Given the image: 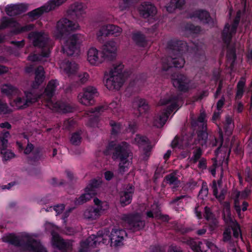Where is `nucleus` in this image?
Here are the masks:
<instances>
[{
  "label": "nucleus",
  "instance_id": "obj_1",
  "mask_svg": "<svg viewBox=\"0 0 252 252\" xmlns=\"http://www.w3.org/2000/svg\"><path fill=\"white\" fill-rule=\"evenodd\" d=\"M79 29L80 26L77 23H74L66 18H63L57 22L53 32L54 36L62 40L63 51L68 56L72 55L78 51L83 41V37L81 34H74L64 39V36L70 31Z\"/></svg>",
  "mask_w": 252,
  "mask_h": 252
},
{
  "label": "nucleus",
  "instance_id": "obj_2",
  "mask_svg": "<svg viewBox=\"0 0 252 252\" xmlns=\"http://www.w3.org/2000/svg\"><path fill=\"white\" fill-rule=\"evenodd\" d=\"M2 239L3 242L20 247L24 252H47L40 242L35 241L32 235L28 234L23 235L21 238L9 234L4 235Z\"/></svg>",
  "mask_w": 252,
  "mask_h": 252
},
{
  "label": "nucleus",
  "instance_id": "obj_3",
  "mask_svg": "<svg viewBox=\"0 0 252 252\" xmlns=\"http://www.w3.org/2000/svg\"><path fill=\"white\" fill-rule=\"evenodd\" d=\"M28 38L34 46L43 48L41 55L32 54L28 57V60L31 62L45 61L44 58L49 57L51 47L48 35L43 32H32L29 34Z\"/></svg>",
  "mask_w": 252,
  "mask_h": 252
},
{
  "label": "nucleus",
  "instance_id": "obj_4",
  "mask_svg": "<svg viewBox=\"0 0 252 252\" xmlns=\"http://www.w3.org/2000/svg\"><path fill=\"white\" fill-rule=\"evenodd\" d=\"M59 85L57 80L50 81L45 90L44 94L37 96L38 98L44 97L46 101V106L52 110L60 113H67L72 111V108L64 103L55 102L51 98L54 95Z\"/></svg>",
  "mask_w": 252,
  "mask_h": 252
},
{
  "label": "nucleus",
  "instance_id": "obj_5",
  "mask_svg": "<svg viewBox=\"0 0 252 252\" xmlns=\"http://www.w3.org/2000/svg\"><path fill=\"white\" fill-rule=\"evenodd\" d=\"M172 55L173 56L162 60V69L167 70L169 67H175L181 68L185 64V60L181 55L188 51V46L186 42L178 41L173 44Z\"/></svg>",
  "mask_w": 252,
  "mask_h": 252
},
{
  "label": "nucleus",
  "instance_id": "obj_6",
  "mask_svg": "<svg viewBox=\"0 0 252 252\" xmlns=\"http://www.w3.org/2000/svg\"><path fill=\"white\" fill-rule=\"evenodd\" d=\"M124 65L120 63L114 64L106 78L105 86L110 90H119L124 83Z\"/></svg>",
  "mask_w": 252,
  "mask_h": 252
},
{
  "label": "nucleus",
  "instance_id": "obj_7",
  "mask_svg": "<svg viewBox=\"0 0 252 252\" xmlns=\"http://www.w3.org/2000/svg\"><path fill=\"white\" fill-rule=\"evenodd\" d=\"M179 100L176 99H161L159 102V105H167V110L166 112L161 114H158L154 117L153 121V125L157 127H162L165 123L168 115L172 112L178 106L177 103Z\"/></svg>",
  "mask_w": 252,
  "mask_h": 252
},
{
  "label": "nucleus",
  "instance_id": "obj_8",
  "mask_svg": "<svg viewBox=\"0 0 252 252\" xmlns=\"http://www.w3.org/2000/svg\"><path fill=\"white\" fill-rule=\"evenodd\" d=\"M128 145L126 142H122L116 148V155L120 158L119 172L123 174L127 171L131 161L127 159L129 155Z\"/></svg>",
  "mask_w": 252,
  "mask_h": 252
},
{
  "label": "nucleus",
  "instance_id": "obj_9",
  "mask_svg": "<svg viewBox=\"0 0 252 252\" xmlns=\"http://www.w3.org/2000/svg\"><path fill=\"white\" fill-rule=\"evenodd\" d=\"M98 95L97 90L93 86L83 88L77 96L78 101L82 105L90 106L94 103V97Z\"/></svg>",
  "mask_w": 252,
  "mask_h": 252
},
{
  "label": "nucleus",
  "instance_id": "obj_10",
  "mask_svg": "<svg viewBox=\"0 0 252 252\" xmlns=\"http://www.w3.org/2000/svg\"><path fill=\"white\" fill-rule=\"evenodd\" d=\"M46 229L51 231L52 235V243L54 246L60 250L68 249L71 245L70 241H64L61 239L58 234L54 233V231L58 228L51 223H47L45 224Z\"/></svg>",
  "mask_w": 252,
  "mask_h": 252
},
{
  "label": "nucleus",
  "instance_id": "obj_11",
  "mask_svg": "<svg viewBox=\"0 0 252 252\" xmlns=\"http://www.w3.org/2000/svg\"><path fill=\"white\" fill-rule=\"evenodd\" d=\"M223 219L228 227L231 228L233 231V236L238 238L241 234L240 226L233 220L230 211V206L228 203H225L223 209Z\"/></svg>",
  "mask_w": 252,
  "mask_h": 252
},
{
  "label": "nucleus",
  "instance_id": "obj_12",
  "mask_svg": "<svg viewBox=\"0 0 252 252\" xmlns=\"http://www.w3.org/2000/svg\"><path fill=\"white\" fill-rule=\"evenodd\" d=\"M101 242L105 243L103 236L92 235L81 243L79 252H90L92 249L96 247Z\"/></svg>",
  "mask_w": 252,
  "mask_h": 252
},
{
  "label": "nucleus",
  "instance_id": "obj_13",
  "mask_svg": "<svg viewBox=\"0 0 252 252\" xmlns=\"http://www.w3.org/2000/svg\"><path fill=\"white\" fill-rule=\"evenodd\" d=\"M172 83L175 88L182 91L195 87L194 84L190 80L182 74H174L172 78Z\"/></svg>",
  "mask_w": 252,
  "mask_h": 252
},
{
  "label": "nucleus",
  "instance_id": "obj_14",
  "mask_svg": "<svg viewBox=\"0 0 252 252\" xmlns=\"http://www.w3.org/2000/svg\"><path fill=\"white\" fill-rule=\"evenodd\" d=\"M26 98L18 96L12 102L11 105L15 109H23L29 105V103H32L38 99L37 96L31 92H26L25 93Z\"/></svg>",
  "mask_w": 252,
  "mask_h": 252
},
{
  "label": "nucleus",
  "instance_id": "obj_15",
  "mask_svg": "<svg viewBox=\"0 0 252 252\" xmlns=\"http://www.w3.org/2000/svg\"><path fill=\"white\" fill-rule=\"evenodd\" d=\"M66 0H51L46 5L40 8H37L29 13V16L33 19H36L43 12H48L56 6H58Z\"/></svg>",
  "mask_w": 252,
  "mask_h": 252
},
{
  "label": "nucleus",
  "instance_id": "obj_16",
  "mask_svg": "<svg viewBox=\"0 0 252 252\" xmlns=\"http://www.w3.org/2000/svg\"><path fill=\"white\" fill-rule=\"evenodd\" d=\"M85 9V6L82 3L75 2L69 6L67 14L72 18H76L79 21L82 20L86 16Z\"/></svg>",
  "mask_w": 252,
  "mask_h": 252
},
{
  "label": "nucleus",
  "instance_id": "obj_17",
  "mask_svg": "<svg viewBox=\"0 0 252 252\" xmlns=\"http://www.w3.org/2000/svg\"><path fill=\"white\" fill-rule=\"evenodd\" d=\"M7 27L15 28L14 32L16 33L29 31L33 28V25L31 24L20 28L19 24L13 21L12 19H8L4 17L0 21V29H4Z\"/></svg>",
  "mask_w": 252,
  "mask_h": 252
},
{
  "label": "nucleus",
  "instance_id": "obj_18",
  "mask_svg": "<svg viewBox=\"0 0 252 252\" xmlns=\"http://www.w3.org/2000/svg\"><path fill=\"white\" fill-rule=\"evenodd\" d=\"M124 219L129 224L130 229L137 231L142 229L145 223L141 220V217L139 214L129 215L124 217Z\"/></svg>",
  "mask_w": 252,
  "mask_h": 252
},
{
  "label": "nucleus",
  "instance_id": "obj_19",
  "mask_svg": "<svg viewBox=\"0 0 252 252\" xmlns=\"http://www.w3.org/2000/svg\"><path fill=\"white\" fill-rule=\"evenodd\" d=\"M134 143L143 150L142 158L146 159L150 155L151 147L147 138L137 134L134 138Z\"/></svg>",
  "mask_w": 252,
  "mask_h": 252
},
{
  "label": "nucleus",
  "instance_id": "obj_20",
  "mask_svg": "<svg viewBox=\"0 0 252 252\" xmlns=\"http://www.w3.org/2000/svg\"><path fill=\"white\" fill-rule=\"evenodd\" d=\"M126 233L123 229H113L110 236V245L112 247H117L123 245V241L126 236Z\"/></svg>",
  "mask_w": 252,
  "mask_h": 252
},
{
  "label": "nucleus",
  "instance_id": "obj_21",
  "mask_svg": "<svg viewBox=\"0 0 252 252\" xmlns=\"http://www.w3.org/2000/svg\"><path fill=\"white\" fill-rule=\"evenodd\" d=\"M122 29L115 25L109 24L102 26L98 32V36L108 35L109 34L113 35L115 36H119L122 33Z\"/></svg>",
  "mask_w": 252,
  "mask_h": 252
},
{
  "label": "nucleus",
  "instance_id": "obj_22",
  "mask_svg": "<svg viewBox=\"0 0 252 252\" xmlns=\"http://www.w3.org/2000/svg\"><path fill=\"white\" fill-rule=\"evenodd\" d=\"M206 248L210 249L212 252H223L211 242L207 241L206 243L198 242L194 243L191 246V249L194 252H206Z\"/></svg>",
  "mask_w": 252,
  "mask_h": 252
},
{
  "label": "nucleus",
  "instance_id": "obj_23",
  "mask_svg": "<svg viewBox=\"0 0 252 252\" xmlns=\"http://www.w3.org/2000/svg\"><path fill=\"white\" fill-rule=\"evenodd\" d=\"M118 50V45L114 40L106 42L102 48L103 55L107 58L112 59L116 57Z\"/></svg>",
  "mask_w": 252,
  "mask_h": 252
},
{
  "label": "nucleus",
  "instance_id": "obj_24",
  "mask_svg": "<svg viewBox=\"0 0 252 252\" xmlns=\"http://www.w3.org/2000/svg\"><path fill=\"white\" fill-rule=\"evenodd\" d=\"M140 14L144 18L153 17L157 12L156 7L149 2H143L138 8Z\"/></svg>",
  "mask_w": 252,
  "mask_h": 252
},
{
  "label": "nucleus",
  "instance_id": "obj_25",
  "mask_svg": "<svg viewBox=\"0 0 252 252\" xmlns=\"http://www.w3.org/2000/svg\"><path fill=\"white\" fill-rule=\"evenodd\" d=\"M9 135V132L5 131L3 133L2 136L0 137L1 146L0 147V150L1 154L2 155V158L5 160L10 159L15 157V155L11 151L6 149L7 146L8 141L5 138H7Z\"/></svg>",
  "mask_w": 252,
  "mask_h": 252
},
{
  "label": "nucleus",
  "instance_id": "obj_26",
  "mask_svg": "<svg viewBox=\"0 0 252 252\" xmlns=\"http://www.w3.org/2000/svg\"><path fill=\"white\" fill-rule=\"evenodd\" d=\"M87 61L92 65L94 66L101 64L103 60L99 55V51L96 48L90 47L87 51Z\"/></svg>",
  "mask_w": 252,
  "mask_h": 252
},
{
  "label": "nucleus",
  "instance_id": "obj_27",
  "mask_svg": "<svg viewBox=\"0 0 252 252\" xmlns=\"http://www.w3.org/2000/svg\"><path fill=\"white\" fill-rule=\"evenodd\" d=\"M240 16V12L238 11L234 24L231 26L228 24L225 25L222 33L223 38L225 42L229 41L232 35L235 33L236 27L239 21Z\"/></svg>",
  "mask_w": 252,
  "mask_h": 252
},
{
  "label": "nucleus",
  "instance_id": "obj_28",
  "mask_svg": "<svg viewBox=\"0 0 252 252\" xmlns=\"http://www.w3.org/2000/svg\"><path fill=\"white\" fill-rule=\"evenodd\" d=\"M250 192V189H247L242 192L237 190L233 191L232 196L234 199L235 208L239 215L241 210L240 201L247 197Z\"/></svg>",
  "mask_w": 252,
  "mask_h": 252
},
{
  "label": "nucleus",
  "instance_id": "obj_29",
  "mask_svg": "<svg viewBox=\"0 0 252 252\" xmlns=\"http://www.w3.org/2000/svg\"><path fill=\"white\" fill-rule=\"evenodd\" d=\"M133 192L134 189L133 187L131 185H129L120 193V201L123 206L130 203Z\"/></svg>",
  "mask_w": 252,
  "mask_h": 252
},
{
  "label": "nucleus",
  "instance_id": "obj_30",
  "mask_svg": "<svg viewBox=\"0 0 252 252\" xmlns=\"http://www.w3.org/2000/svg\"><path fill=\"white\" fill-rule=\"evenodd\" d=\"M63 73L67 76L74 74L78 69V65L74 62H63L60 64Z\"/></svg>",
  "mask_w": 252,
  "mask_h": 252
},
{
  "label": "nucleus",
  "instance_id": "obj_31",
  "mask_svg": "<svg viewBox=\"0 0 252 252\" xmlns=\"http://www.w3.org/2000/svg\"><path fill=\"white\" fill-rule=\"evenodd\" d=\"M27 9V5L26 4L21 3L7 5L5 8V11L7 15L13 16L25 11Z\"/></svg>",
  "mask_w": 252,
  "mask_h": 252
},
{
  "label": "nucleus",
  "instance_id": "obj_32",
  "mask_svg": "<svg viewBox=\"0 0 252 252\" xmlns=\"http://www.w3.org/2000/svg\"><path fill=\"white\" fill-rule=\"evenodd\" d=\"M96 193V191L89 188H86L85 193L77 198L75 200L76 205L82 204L90 200Z\"/></svg>",
  "mask_w": 252,
  "mask_h": 252
},
{
  "label": "nucleus",
  "instance_id": "obj_33",
  "mask_svg": "<svg viewBox=\"0 0 252 252\" xmlns=\"http://www.w3.org/2000/svg\"><path fill=\"white\" fill-rule=\"evenodd\" d=\"M190 17L194 19L197 18L198 20L205 23L210 24L214 23L213 20L210 17L209 13L204 10H199L195 11L193 15Z\"/></svg>",
  "mask_w": 252,
  "mask_h": 252
},
{
  "label": "nucleus",
  "instance_id": "obj_34",
  "mask_svg": "<svg viewBox=\"0 0 252 252\" xmlns=\"http://www.w3.org/2000/svg\"><path fill=\"white\" fill-rule=\"evenodd\" d=\"M100 212L98 208L90 207L87 208L84 212V218L90 220H95L100 216Z\"/></svg>",
  "mask_w": 252,
  "mask_h": 252
},
{
  "label": "nucleus",
  "instance_id": "obj_35",
  "mask_svg": "<svg viewBox=\"0 0 252 252\" xmlns=\"http://www.w3.org/2000/svg\"><path fill=\"white\" fill-rule=\"evenodd\" d=\"M1 92L8 97H11L13 95L18 94L19 91L11 85L5 84L1 86Z\"/></svg>",
  "mask_w": 252,
  "mask_h": 252
},
{
  "label": "nucleus",
  "instance_id": "obj_36",
  "mask_svg": "<svg viewBox=\"0 0 252 252\" xmlns=\"http://www.w3.org/2000/svg\"><path fill=\"white\" fill-rule=\"evenodd\" d=\"M221 181H219L218 183L214 181L213 183L212 189L214 195L220 200H222L224 198V195L226 190L220 189Z\"/></svg>",
  "mask_w": 252,
  "mask_h": 252
},
{
  "label": "nucleus",
  "instance_id": "obj_37",
  "mask_svg": "<svg viewBox=\"0 0 252 252\" xmlns=\"http://www.w3.org/2000/svg\"><path fill=\"white\" fill-rule=\"evenodd\" d=\"M35 80L32 84V88H37L44 80L45 75L44 69L42 66L38 67L35 72Z\"/></svg>",
  "mask_w": 252,
  "mask_h": 252
},
{
  "label": "nucleus",
  "instance_id": "obj_38",
  "mask_svg": "<svg viewBox=\"0 0 252 252\" xmlns=\"http://www.w3.org/2000/svg\"><path fill=\"white\" fill-rule=\"evenodd\" d=\"M133 106L138 109L141 113L145 112L149 109V105L146 101L142 98H136L133 102Z\"/></svg>",
  "mask_w": 252,
  "mask_h": 252
},
{
  "label": "nucleus",
  "instance_id": "obj_39",
  "mask_svg": "<svg viewBox=\"0 0 252 252\" xmlns=\"http://www.w3.org/2000/svg\"><path fill=\"white\" fill-rule=\"evenodd\" d=\"M234 125L232 122V119L227 116L225 118L224 123V129L226 135H230L234 128Z\"/></svg>",
  "mask_w": 252,
  "mask_h": 252
},
{
  "label": "nucleus",
  "instance_id": "obj_40",
  "mask_svg": "<svg viewBox=\"0 0 252 252\" xmlns=\"http://www.w3.org/2000/svg\"><path fill=\"white\" fill-rule=\"evenodd\" d=\"M185 3L184 0H171L170 4L166 7L167 10L172 12L177 8H180Z\"/></svg>",
  "mask_w": 252,
  "mask_h": 252
},
{
  "label": "nucleus",
  "instance_id": "obj_41",
  "mask_svg": "<svg viewBox=\"0 0 252 252\" xmlns=\"http://www.w3.org/2000/svg\"><path fill=\"white\" fill-rule=\"evenodd\" d=\"M245 85V80L244 78H242L237 84V92L235 96L236 99H240L243 96Z\"/></svg>",
  "mask_w": 252,
  "mask_h": 252
},
{
  "label": "nucleus",
  "instance_id": "obj_42",
  "mask_svg": "<svg viewBox=\"0 0 252 252\" xmlns=\"http://www.w3.org/2000/svg\"><path fill=\"white\" fill-rule=\"evenodd\" d=\"M132 39L137 44L140 46H145L146 40L144 36L139 32H134L132 34Z\"/></svg>",
  "mask_w": 252,
  "mask_h": 252
},
{
  "label": "nucleus",
  "instance_id": "obj_43",
  "mask_svg": "<svg viewBox=\"0 0 252 252\" xmlns=\"http://www.w3.org/2000/svg\"><path fill=\"white\" fill-rule=\"evenodd\" d=\"M94 204L97 206L96 208H98L100 210V215L101 214L102 212L107 210L109 208V205L107 202H101L98 198H94Z\"/></svg>",
  "mask_w": 252,
  "mask_h": 252
},
{
  "label": "nucleus",
  "instance_id": "obj_44",
  "mask_svg": "<svg viewBox=\"0 0 252 252\" xmlns=\"http://www.w3.org/2000/svg\"><path fill=\"white\" fill-rule=\"evenodd\" d=\"M166 181L170 185L177 186L179 184V181L175 173H171L166 177Z\"/></svg>",
  "mask_w": 252,
  "mask_h": 252
},
{
  "label": "nucleus",
  "instance_id": "obj_45",
  "mask_svg": "<svg viewBox=\"0 0 252 252\" xmlns=\"http://www.w3.org/2000/svg\"><path fill=\"white\" fill-rule=\"evenodd\" d=\"M108 107V109L111 110L116 115H118V114L121 111L120 104L115 101H113L109 104Z\"/></svg>",
  "mask_w": 252,
  "mask_h": 252
},
{
  "label": "nucleus",
  "instance_id": "obj_46",
  "mask_svg": "<svg viewBox=\"0 0 252 252\" xmlns=\"http://www.w3.org/2000/svg\"><path fill=\"white\" fill-rule=\"evenodd\" d=\"M81 137L80 132L74 133L70 138V142L74 145H78L81 142Z\"/></svg>",
  "mask_w": 252,
  "mask_h": 252
},
{
  "label": "nucleus",
  "instance_id": "obj_47",
  "mask_svg": "<svg viewBox=\"0 0 252 252\" xmlns=\"http://www.w3.org/2000/svg\"><path fill=\"white\" fill-rule=\"evenodd\" d=\"M106 106H99L96 108L94 110L91 112L90 116L91 117V119L93 117H97L99 114H100L105 110L106 109Z\"/></svg>",
  "mask_w": 252,
  "mask_h": 252
},
{
  "label": "nucleus",
  "instance_id": "obj_48",
  "mask_svg": "<svg viewBox=\"0 0 252 252\" xmlns=\"http://www.w3.org/2000/svg\"><path fill=\"white\" fill-rule=\"evenodd\" d=\"M101 184V181L99 180H93L86 188H89V189H92L96 191L95 189L98 188Z\"/></svg>",
  "mask_w": 252,
  "mask_h": 252
},
{
  "label": "nucleus",
  "instance_id": "obj_49",
  "mask_svg": "<svg viewBox=\"0 0 252 252\" xmlns=\"http://www.w3.org/2000/svg\"><path fill=\"white\" fill-rule=\"evenodd\" d=\"M64 209V206L63 204L58 205L55 206L54 208L52 207H50L49 209H47L46 211H52L54 210L57 213V215L61 214Z\"/></svg>",
  "mask_w": 252,
  "mask_h": 252
},
{
  "label": "nucleus",
  "instance_id": "obj_50",
  "mask_svg": "<svg viewBox=\"0 0 252 252\" xmlns=\"http://www.w3.org/2000/svg\"><path fill=\"white\" fill-rule=\"evenodd\" d=\"M171 146L173 148H178L179 149H181L183 147L182 141L176 136L172 141Z\"/></svg>",
  "mask_w": 252,
  "mask_h": 252
},
{
  "label": "nucleus",
  "instance_id": "obj_51",
  "mask_svg": "<svg viewBox=\"0 0 252 252\" xmlns=\"http://www.w3.org/2000/svg\"><path fill=\"white\" fill-rule=\"evenodd\" d=\"M110 125L112 126V130L113 133L118 132L122 128V126L120 124L116 123L115 122L111 121Z\"/></svg>",
  "mask_w": 252,
  "mask_h": 252
},
{
  "label": "nucleus",
  "instance_id": "obj_52",
  "mask_svg": "<svg viewBox=\"0 0 252 252\" xmlns=\"http://www.w3.org/2000/svg\"><path fill=\"white\" fill-rule=\"evenodd\" d=\"M131 1L132 0H120L119 8L121 10L125 9L130 5Z\"/></svg>",
  "mask_w": 252,
  "mask_h": 252
},
{
  "label": "nucleus",
  "instance_id": "obj_53",
  "mask_svg": "<svg viewBox=\"0 0 252 252\" xmlns=\"http://www.w3.org/2000/svg\"><path fill=\"white\" fill-rule=\"evenodd\" d=\"M10 112L6 103H3L0 101V114H6Z\"/></svg>",
  "mask_w": 252,
  "mask_h": 252
},
{
  "label": "nucleus",
  "instance_id": "obj_54",
  "mask_svg": "<svg viewBox=\"0 0 252 252\" xmlns=\"http://www.w3.org/2000/svg\"><path fill=\"white\" fill-rule=\"evenodd\" d=\"M79 81L82 83H86L89 79V75L86 72L80 73L78 75Z\"/></svg>",
  "mask_w": 252,
  "mask_h": 252
},
{
  "label": "nucleus",
  "instance_id": "obj_55",
  "mask_svg": "<svg viewBox=\"0 0 252 252\" xmlns=\"http://www.w3.org/2000/svg\"><path fill=\"white\" fill-rule=\"evenodd\" d=\"M208 189L206 184H203L202 189H200L199 193V196L202 198L204 196H206L208 194Z\"/></svg>",
  "mask_w": 252,
  "mask_h": 252
},
{
  "label": "nucleus",
  "instance_id": "obj_56",
  "mask_svg": "<svg viewBox=\"0 0 252 252\" xmlns=\"http://www.w3.org/2000/svg\"><path fill=\"white\" fill-rule=\"evenodd\" d=\"M201 155L202 151L200 148H198L194 151L192 159L193 160L194 162H196L197 160L200 158Z\"/></svg>",
  "mask_w": 252,
  "mask_h": 252
},
{
  "label": "nucleus",
  "instance_id": "obj_57",
  "mask_svg": "<svg viewBox=\"0 0 252 252\" xmlns=\"http://www.w3.org/2000/svg\"><path fill=\"white\" fill-rule=\"evenodd\" d=\"M223 241H228L231 238V230L230 228H226L223 232Z\"/></svg>",
  "mask_w": 252,
  "mask_h": 252
},
{
  "label": "nucleus",
  "instance_id": "obj_58",
  "mask_svg": "<svg viewBox=\"0 0 252 252\" xmlns=\"http://www.w3.org/2000/svg\"><path fill=\"white\" fill-rule=\"evenodd\" d=\"M213 165L215 166V167L210 170V172H211V174L213 176H215L216 174V170L219 171V170H220V171L221 172V176H222V169H221V168L220 167V166H217V163L216 162L214 163Z\"/></svg>",
  "mask_w": 252,
  "mask_h": 252
},
{
  "label": "nucleus",
  "instance_id": "obj_59",
  "mask_svg": "<svg viewBox=\"0 0 252 252\" xmlns=\"http://www.w3.org/2000/svg\"><path fill=\"white\" fill-rule=\"evenodd\" d=\"M224 98L222 97L220 100L218 101L217 104V108L218 110L221 111V108L224 103Z\"/></svg>",
  "mask_w": 252,
  "mask_h": 252
},
{
  "label": "nucleus",
  "instance_id": "obj_60",
  "mask_svg": "<svg viewBox=\"0 0 252 252\" xmlns=\"http://www.w3.org/2000/svg\"><path fill=\"white\" fill-rule=\"evenodd\" d=\"M114 176L113 173L110 171H107L104 173V177L106 180H110Z\"/></svg>",
  "mask_w": 252,
  "mask_h": 252
},
{
  "label": "nucleus",
  "instance_id": "obj_61",
  "mask_svg": "<svg viewBox=\"0 0 252 252\" xmlns=\"http://www.w3.org/2000/svg\"><path fill=\"white\" fill-rule=\"evenodd\" d=\"M198 167L202 169H204L206 168V160L205 159L202 158L200 159V160L199 162Z\"/></svg>",
  "mask_w": 252,
  "mask_h": 252
},
{
  "label": "nucleus",
  "instance_id": "obj_62",
  "mask_svg": "<svg viewBox=\"0 0 252 252\" xmlns=\"http://www.w3.org/2000/svg\"><path fill=\"white\" fill-rule=\"evenodd\" d=\"M221 113V111L218 110L214 112L212 117V120L214 122L216 121L217 119H218L220 118Z\"/></svg>",
  "mask_w": 252,
  "mask_h": 252
},
{
  "label": "nucleus",
  "instance_id": "obj_63",
  "mask_svg": "<svg viewBox=\"0 0 252 252\" xmlns=\"http://www.w3.org/2000/svg\"><path fill=\"white\" fill-rule=\"evenodd\" d=\"M206 115L204 112H202L200 113V116L198 117L197 121L200 123H203L205 121Z\"/></svg>",
  "mask_w": 252,
  "mask_h": 252
},
{
  "label": "nucleus",
  "instance_id": "obj_64",
  "mask_svg": "<svg viewBox=\"0 0 252 252\" xmlns=\"http://www.w3.org/2000/svg\"><path fill=\"white\" fill-rule=\"evenodd\" d=\"M205 218L209 220L211 217V216H212V214L210 212V209L207 208V207H205Z\"/></svg>",
  "mask_w": 252,
  "mask_h": 252
}]
</instances>
